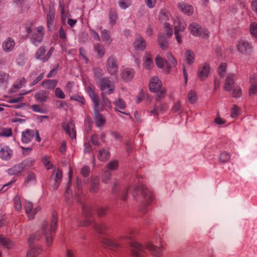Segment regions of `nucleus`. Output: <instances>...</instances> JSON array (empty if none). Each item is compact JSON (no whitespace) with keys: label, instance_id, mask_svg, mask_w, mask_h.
I'll return each mask as SVG.
<instances>
[{"label":"nucleus","instance_id":"1","mask_svg":"<svg viewBox=\"0 0 257 257\" xmlns=\"http://www.w3.org/2000/svg\"><path fill=\"white\" fill-rule=\"evenodd\" d=\"M141 177L138 175L129 189L121 190L120 198L123 201L126 199L127 192H131L134 197L136 198L139 194L141 195L142 200L140 207V211L145 214L147 211V207L154 199L152 192L140 181Z\"/></svg>","mask_w":257,"mask_h":257},{"label":"nucleus","instance_id":"2","mask_svg":"<svg viewBox=\"0 0 257 257\" xmlns=\"http://www.w3.org/2000/svg\"><path fill=\"white\" fill-rule=\"evenodd\" d=\"M57 225V213L53 211L52 214V218L50 224L46 221H43L42 223L41 228L34 234L30 235L28 242L30 246L36 241L39 240L44 236L47 246H50L53 240L52 232L54 231Z\"/></svg>","mask_w":257,"mask_h":257},{"label":"nucleus","instance_id":"3","mask_svg":"<svg viewBox=\"0 0 257 257\" xmlns=\"http://www.w3.org/2000/svg\"><path fill=\"white\" fill-rule=\"evenodd\" d=\"M132 254L135 257H143L146 254V248L150 251L151 254L155 257H160L162 254L163 244L158 247L151 242L146 244V248L137 242H132L131 244Z\"/></svg>","mask_w":257,"mask_h":257},{"label":"nucleus","instance_id":"4","mask_svg":"<svg viewBox=\"0 0 257 257\" xmlns=\"http://www.w3.org/2000/svg\"><path fill=\"white\" fill-rule=\"evenodd\" d=\"M130 238L127 235H121L117 238L105 237L103 239L102 243L109 249L117 250L127 243Z\"/></svg>","mask_w":257,"mask_h":257},{"label":"nucleus","instance_id":"5","mask_svg":"<svg viewBox=\"0 0 257 257\" xmlns=\"http://www.w3.org/2000/svg\"><path fill=\"white\" fill-rule=\"evenodd\" d=\"M27 32L31 42L35 46H38L42 42L44 34L45 29L42 26L35 27L32 29H28Z\"/></svg>","mask_w":257,"mask_h":257},{"label":"nucleus","instance_id":"6","mask_svg":"<svg viewBox=\"0 0 257 257\" xmlns=\"http://www.w3.org/2000/svg\"><path fill=\"white\" fill-rule=\"evenodd\" d=\"M170 16V13L166 10H162L160 12L159 19L161 22L164 24L167 37H170L173 35L172 28L170 23H168Z\"/></svg>","mask_w":257,"mask_h":257},{"label":"nucleus","instance_id":"7","mask_svg":"<svg viewBox=\"0 0 257 257\" xmlns=\"http://www.w3.org/2000/svg\"><path fill=\"white\" fill-rule=\"evenodd\" d=\"M102 92L110 94L114 92L115 86L113 82L109 78H103L102 80L97 82Z\"/></svg>","mask_w":257,"mask_h":257},{"label":"nucleus","instance_id":"8","mask_svg":"<svg viewBox=\"0 0 257 257\" xmlns=\"http://www.w3.org/2000/svg\"><path fill=\"white\" fill-rule=\"evenodd\" d=\"M35 135L36 141L38 142H40L41 139L39 135V131L37 130L35 131L27 130L22 133L21 138L22 143L24 144H28L31 142L34 138Z\"/></svg>","mask_w":257,"mask_h":257},{"label":"nucleus","instance_id":"9","mask_svg":"<svg viewBox=\"0 0 257 257\" xmlns=\"http://www.w3.org/2000/svg\"><path fill=\"white\" fill-rule=\"evenodd\" d=\"M173 25L175 30V35L179 44L181 43V36L180 35V32H183L186 28V25L184 21L180 18L176 17L173 20Z\"/></svg>","mask_w":257,"mask_h":257},{"label":"nucleus","instance_id":"10","mask_svg":"<svg viewBox=\"0 0 257 257\" xmlns=\"http://www.w3.org/2000/svg\"><path fill=\"white\" fill-rule=\"evenodd\" d=\"M236 46L238 51L244 55L248 54L251 51L250 44L245 40H238L236 43Z\"/></svg>","mask_w":257,"mask_h":257},{"label":"nucleus","instance_id":"11","mask_svg":"<svg viewBox=\"0 0 257 257\" xmlns=\"http://www.w3.org/2000/svg\"><path fill=\"white\" fill-rule=\"evenodd\" d=\"M103 106H100L99 108H93L94 121L97 127H100L105 123L106 120L105 117L99 112V111L103 110Z\"/></svg>","mask_w":257,"mask_h":257},{"label":"nucleus","instance_id":"12","mask_svg":"<svg viewBox=\"0 0 257 257\" xmlns=\"http://www.w3.org/2000/svg\"><path fill=\"white\" fill-rule=\"evenodd\" d=\"M62 127L70 138L72 139H76V132L75 128L74 123L72 121L64 122L62 124Z\"/></svg>","mask_w":257,"mask_h":257},{"label":"nucleus","instance_id":"13","mask_svg":"<svg viewBox=\"0 0 257 257\" xmlns=\"http://www.w3.org/2000/svg\"><path fill=\"white\" fill-rule=\"evenodd\" d=\"M24 207L26 213L28 214L29 219H33L35 214L40 210V207L39 206H37V207L33 208L32 202L29 201H26L25 202Z\"/></svg>","mask_w":257,"mask_h":257},{"label":"nucleus","instance_id":"14","mask_svg":"<svg viewBox=\"0 0 257 257\" xmlns=\"http://www.w3.org/2000/svg\"><path fill=\"white\" fill-rule=\"evenodd\" d=\"M113 103L115 106L114 107L115 111H118L125 115H129L128 113L122 111V110H124L126 107V104L123 99L120 97L115 98Z\"/></svg>","mask_w":257,"mask_h":257},{"label":"nucleus","instance_id":"15","mask_svg":"<svg viewBox=\"0 0 257 257\" xmlns=\"http://www.w3.org/2000/svg\"><path fill=\"white\" fill-rule=\"evenodd\" d=\"M179 10L185 15L190 16L193 14L194 9L193 7L184 2H180L178 4Z\"/></svg>","mask_w":257,"mask_h":257},{"label":"nucleus","instance_id":"16","mask_svg":"<svg viewBox=\"0 0 257 257\" xmlns=\"http://www.w3.org/2000/svg\"><path fill=\"white\" fill-rule=\"evenodd\" d=\"M15 44V40L11 37H8L3 42L2 47L5 52H9L14 49Z\"/></svg>","mask_w":257,"mask_h":257},{"label":"nucleus","instance_id":"17","mask_svg":"<svg viewBox=\"0 0 257 257\" xmlns=\"http://www.w3.org/2000/svg\"><path fill=\"white\" fill-rule=\"evenodd\" d=\"M133 45L135 50L143 51L146 48V43L143 37H138L135 39Z\"/></svg>","mask_w":257,"mask_h":257},{"label":"nucleus","instance_id":"18","mask_svg":"<svg viewBox=\"0 0 257 257\" xmlns=\"http://www.w3.org/2000/svg\"><path fill=\"white\" fill-rule=\"evenodd\" d=\"M13 155V151L8 146L4 147L0 150V158L3 160H9Z\"/></svg>","mask_w":257,"mask_h":257},{"label":"nucleus","instance_id":"19","mask_svg":"<svg viewBox=\"0 0 257 257\" xmlns=\"http://www.w3.org/2000/svg\"><path fill=\"white\" fill-rule=\"evenodd\" d=\"M162 83L159 78L154 76L152 77L149 83V88L151 91H157L161 88Z\"/></svg>","mask_w":257,"mask_h":257},{"label":"nucleus","instance_id":"20","mask_svg":"<svg viewBox=\"0 0 257 257\" xmlns=\"http://www.w3.org/2000/svg\"><path fill=\"white\" fill-rule=\"evenodd\" d=\"M234 84V75L228 74L226 78L224 89L225 91H230L233 88Z\"/></svg>","mask_w":257,"mask_h":257},{"label":"nucleus","instance_id":"21","mask_svg":"<svg viewBox=\"0 0 257 257\" xmlns=\"http://www.w3.org/2000/svg\"><path fill=\"white\" fill-rule=\"evenodd\" d=\"M49 92L41 90L37 92L34 95L36 100L40 102H44L48 98Z\"/></svg>","mask_w":257,"mask_h":257},{"label":"nucleus","instance_id":"22","mask_svg":"<svg viewBox=\"0 0 257 257\" xmlns=\"http://www.w3.org/2000/svg\"><path fill=\"white\" fill-rule=\"evenodd\" d=\"M210 71L209 65H203L198 69V76L201 80L206 79Z\"/></svg>","mask_w":257,"mask_h":257},{"label":"nucleus","instance_id":"23","mask_svg":"<svg viewBox=\"0 0 257 257\" xmlns=\"http://www.w3.org/2000/svg\"><path fill=\"white\" fill-rule=\"evenodd\" d=\"M110 157V152L108 148H103L98 151L97 158L101 161L107 160Z\"/></svg>","mask_w":257,"mask_h":257},{"label":"nucleus","instance_id":"24","mask_svg":"<svg viewBox=\"0 0 257 257\" xmlns=\"http://www.w3.org/2000/svg\"><path fill=\"white\" fill-rule=\"evenodd\" d=\"M135 72L130 68H124L121 72L122 78L126 81H130L134 76Z\"/></svg>","mask_w":257,"mask_h":257},{"label":"nucleus","instance_id":"25","mask_svg":"<svg viewBox=\"0 0 257 257\" xmlns=\"http://www.w3.org/2000/svg\"><path fill=\"white\" fill-rule=\"evenodd\" d=\"M24 169L21 163H19L8 170V173L10 175H19L23 172Z\"/></svg>","mask_w":257,"mask_h":257},{"label":"nucleus","instance_id":"26","mask_svg":"<svg viewBox=\"0 0 257 257\" xmlns=\"http://www.w3.org/2000/svg\"><path fill=\"white\" fill-rule=\"evenodd\" d=\"M10 76L8 73H7L3 71H0V87L2 88H6L9 82Z\"/></svg>","mask_w":257,"mask_h":257},{"label":"nucleus","instance_id":"27","mask_svg":"<svg viewBox=\"0 0 257 257\" xmlns=\"http://www.w3.org/2000/svg\"><path fill=\"white\" fill-rule=\"evenodd\" d=\"M167 109V105L165 103H160L158 105L156 103L154 105V109L150 111L151 114L158 115L159 112H163Z\"/></svg>","mask_w":257,"mask_h":257},{"label":"nucleus","instance_id":"28","mask_svg":"<svg viewBox=\"0 0 257 257\" xmlns=\"http://www.w3.org/2000/svg\"><path fill=\"white\" fill-rule=\"evenodd\" d=\"M89 96L91 99L92 101H93L94 103V106L93 108H99L100 106L99 98L97 96V95L95 93V91L91 89V88H89V89L88 90Z\"/></svg>","mask_w":257,"mask_h":257},{"label":"nucleus","instance_id":"29","mask_svg":"<svg viewBox=\"0 0 257 257\" xmlns=\"http://www.w3.org/2000/svg\"><path fill=\"white\" fill-rule=\"evenodd\" d=\"M201 26L197 23L193 22L190 24L189 30L190 33L194 36L198 37L200 35Z\"/></svg>","mask_w":257,"mask_h":257},{"label":"nucleus","instance_id":"30","mask_svg":"<svg viewBox=\"0 0 257 257\" xmlns=\"http://www.w3.org/2000/svg\"><path fill=\"white\" fill-rule=\"evenodd\" d=\"M58 81L55 79H47L44 80L42 83V86L47 89H53L57 85Z\"/></svg>","mask_w":257,"mask_h":257},{"label":"nucleus","instance_id":"31","mask_svg":"<svg viewBox=\"0 0 257 257\" xmlns=\"http://www.w3.org/2000/svg\"><path fill=\"white\" fill-rule=\"evenodd\" d=\"M99 179L97 176L91 178L90 184V191L91 192H96L99 189Z\"/></svg>","mask_w":257,"mask_h":257},{"label":"nucleus","instance_id":"32","mask_svg":"<svg viewBox=\"0 0 257 257\" xmlns=\"http://www.w3.org/2000/svg\"><path fill=\"white\" fill-rule=\"evenodd\" d=\"M62 178V173L60 169L56 171L55 178V183L53 185V189L56 190L60 185Z\"/></svg>","mask_w":257,"mask_h":257},{"label":"nucleus","instance_id":"33","mask_svg":"<svg viewBox=\"0 0 257 257\" xmlns=\"http://www.w3.org/2000/svg\"><path fill=\"white\" fill-rule=\"evenodd\" d=\"M36 180V176L34 173L29 172L28 173L24 182L26 185H33L35 184Z\"/></svg>","mask_w":257,"mask_h":257},{"label":"nucleus","instance_id":"34","mask_svg":"<svg viewBox=\"0 0 257 257\" xmlns=\"http://www.w3.org/2000/svg\"><path fill=\"white\" fill-rule=\"evenodd\" d=\"M101 38L103 41L108 44H110L112 41L109 31L105 29L101 31Z\"/></svg>","mask_w":257,"mask_h":257},{"label":"nucleus","instance_id":"35","mask_svg":"<svg viewBox=\"0 0 257 257\" xmlns=\"http://www.w3.org/2000/svg\"><path fill=\"white\" fill-rule=\"evenodd\" d=\"M94 51L100 58L102 57L105 54V48L100 44H96L94 46Z\"/></svg>","mask_w":257,"mask_h":257},{"label":"nucleus","instance_id":"36","mask_svg":"<svg viewBox=\"0 0 257 257\" xmlns=\"http://www.w3.org/2000/svg\"><path fill=\"white\" fill-rule=\"evenodd\" d=\"M158 43L160 47L166 50L168 47V42L166 37L163 34H160L158 37Z\"/></svg>","mask_w":257,"mask_h":257},{"label":"nucleus","instance_id":"37","mask_svg":"<svg viewBox=\"0 0 257 257\" xmlns=\"http://www.w3.org/2000/svg\"><path fill=\"white\" fill-rule=\"evenodd\" d=\"M35 162V160L31 158H27L21 163L24 170L28 169L32 167Z\"/></svg>","mask_w":257,"mask_h":257},{"label":"nucleus","instance_id":"38","mask_svg":"<svg viewBox=\"0 0 257 257\" xmlns=\"http://www.w3.org/2000/svg\"><path fill=\"white\" fill-rule=\"evenodd\" d=\"M0 243L7 248H10L13 246V243L3 235H0Z\"/></svg>","mask_w":257,"mask_h":257},{"label":"nucleus","instance_id":"39","mask_svg":"<svg viewBox=\"0 0 257 257\" xmlns=\"http://www.w3.org/2000/svg\"><path fill=\"white\" fill-rule=\"evenodd\" d=\"M25 83V79L24 78H21L20 80H18L15 82V83L13 85L11 90L12 92H15L18 90L20 89Z\"/></svg>","mask_w":257,"mask_h":257},{"label":"nucleus","instance_id":"40","mask_svg":"<svg viewBox=\"0 0 257 257\" xmlns=\"http://www.w3.org/2000/svg\"><path fill=\"white\" fill-rule=\"evenodd\" d=\"M41 250L40 248L36 247H32L28 251L27 257H36L39 253Z\"/></svg>","mask_w":257,"mask_h":257},{"label":"nucleus","instance_id":"41","mask_svg":"<svg viewBox=\"0 0 257 257\" xmlns=\"http://www.w3.org/2000/svg\"><path fill=\"white\" fill-rule=\"evenodd\" d=\"M13 134L12 130L9 127L0 126V137H9Z\"/></svg>","mask_w":257,"mask_h":257},{"label":"nucleus","instance_id":"42","mask_svg":"<svg viewBox=\"0 0 257 257\" xmlns=\"http://www.w3.org/2000/svg\"><path fill=\"white\" fill-rule=\"evenodd\" d=\"M95 229L99 233H103L108 228V226L103 223H95Z\"/></svg>","mask_w":257,"mask_h":257},{"label":"nucleus","instance_id":"43","mask_svg":"<svg viewBox=\"0 0 257 257\" xmlns=\"http://www.w3.org/2000/svg\"><path fill=\"white\" fill-rule=\"evenodd\" d=\"M251 87L249 90V95L257 94V78H251Z\"/></svg>","mask_w":257,"mask_h":257},{"label":"nucleus","instance_id":"44","mask_svg":"<svg viewBox=\"0 0 257 257\" xmlns=\"http://www.w3.org/2000/svg\"><path fill=\"white\" fill-rule=\"evenodd\" d=\"M185 57L186 62L190 64L194 63V54L190 50H187L185 53Z\"/></svg>","mask_w":257,"mask_h":257},{"label":"nucleus","instance_id":"45","mask_svg":"<svg viewBox=\"0 0 257 257\" xmlns=\"http://www.w3.org/2000/svg\"><path fill=\"white\" fill-rule=\"evenodd\" d=\"M45 49L44 48L41 47L36 54V57L37 59L42 60L43 62L46 60L45 56Z\"/></svg>","mask_w":257,"mask_h":257},{"label":"nucleus","instance_id":"46","mask_svg":"<svg viewBox=\"0 0 257 257\" xmlns=\"http://www.w3.org/2000/svg\"><path fill=\"white\" fill-rule=\"evenodd\" d=\"M60 11H61V17L62 23L65 24L67 20V18L69 17V14L68 13H65L64 10V5L63 3L60 4Z\"/></svg>","mask_w":257,"mask_h":257},{"label":"nucleus","instance_id":"47","mask_svg":"<svg viewBox=\"0 0 257 257\" xmlns=\"http://www.w3.org/2000/svg\"><path fill=\"white\" fill-rule=\"evenodd\" d=\"M155 92L157 93L156 100L158 102L161 101V99L165 97L166 90L164 88L161 87L158 90Z\"/></svg>","mask_w":257,"mask_h":257},{"label":"nucleus","instance_id":"48","mask_svg":"<svg viewBox=\"0 0 257 257\" xmlns=\"http://www.w3.org/2000/svg\"><path fill=\"white\" fill-rule=\"evenodd\" d=\"M83 214L86 217H89L93 213L94 210L89 206L82 204Z\"/></svg>","mask_w":257,"mask_h":257},{"label":"nucleus","instance_id":"49","mask_svg":"<svg viewBox=\"0 0 257 257\" xmlns=\"http://www.w3.org/2000/svg\"><path fill=\"white\" fill-rule=\"evenodd\" d=\"M94 72V75L96 79V82H98L100 81V80H102L103 78H102L103 73L102 70L100 69L99 68L96 67L94 68L93 69Z\"/></svg>","mask_w":257,"mask_h":257},{"label":"nucleus","instance_id":"50","mask_svg":"<svg viewBox=\"0 0 257 257\" xmlns=\"http://www.w3.org/2000/svg\"><path fill=\"white\" fill-rule=\"evenodd\" d=\"M230 158V154L227 152H223L219 155V159L221 163L227 162Z\"/></svg>","mask_w":257,"mask_h":257},{"label":"nucleus","instance_id":"51","mask_svg":"<svg viewBox=\"0 0 257 257\" xmlns=\"http://www.w3.org/2000/svg\"><path fill=\"white\" fill-rule=\"evenodd\" d=\"M197 93L193 90H191L188 93V101L191 103H194L197 100Z\"/></svg>","mask_w":257,"mask_h":257},{"label":"nucleus","instance_id":"52","mask_svg":"<svg viewBox=\"0 0 257 257\" xmlns=\"http://www.w3.org/2000/svg\"><path fill=\"white\" fill-rule=\"evenodd\" d=\"M106 94L104 93V92H101V96L102 100L103 101V105L111 108V101L108 99V98L106 96Z\"/></svg>","mask_w":257,"mask_h":257},{"label":"nucleus","instance_id":"53","mask_svg":"<svg viewBox=\"0 0 257 257\" xmlns=\"http://www.w3.org/2000/svg\"><path fill=\"white\" fill-rule=\"evenodd\" d=\"M250 33L251 35L257 38V24L255 22H252L250 25Z\"/></svg>","mask_w":257,"mask_h":257},{"label":"nucleus","instance_id":"54","mask_svg":"<svg viewBox=\"0 0 257 257\" xmlns=\"http://www.w3.org/2000/svg\"><path fill=\"white\" fill-rule=\"evenodd\" d=\"M118 5L121 9L125 10L131 5V1L130 0H120Z\"/></svg>","mask_w":257,"mask_h":257},{"label":"nucleus","instance_id":"55","mask_svg":"<svg viewBox=\"0 0 257 257\" xmlns=\"http://www.w3.org/2000/svg\"><path fill=\"white\" fill-rule=\"evenodd\" d=\"M143 62L144 64H151L153 62L152 56L150 53L146 52L143 57Z\"/></svg>","mask_w":257,"mask_h":257},{"label":"nucleus","instance_id":"56","mask_svg":"<svg viewBox=\"0 0 257 257\" xmlns=\"http://www.w3.org/2000/svg\"><path fill=\"white\" fill-rule=\"evenodd\" d=\"M160 71L164 74L170 73V69L172 68L171 65H157Z\"/></svg>","mask_w":257,"mask_h":257},{"label":"nucleus","instance_id":"57","mask_svg":"<svg viewBox=\"0 0 257 257\" xmlns=\"http://www.w3.org/2000/svg\"><path fill=\"white\" fill-rule=\"evenodd\" d=\"M107 167L109 170H115L118 167V162L116 160L111 161L107 164Z\"/></svg>","mask_w":257,"mask_h":257},{"label":"nucleus","instance_id":"58","mask_svg":"<svg viewBox=\"0 0 257 257\" xmlns=\"http://www.w3.org/2000/svg\"><path fill=\"white\" fill-rule=\"evenodd\" d=\"M55 19V14L52 11H50L47 16V24L48 27L51 25Z\"/></svg>","mask_w":257,"mask_h":257},{"label":"nucleus","instance_id":"59","mask_svg":"<svg viewBox=\"0 0 257 257\" xmlns=\"http://www.w3.org/2000/svg\"><path fill=\"white\" fill-rule=\"evenodd\" d=\"M43 162L44 166L46 167L47 169L49 170L53 167L52 164L50 163L49 159L48 156H45L43 159Z\"/></svg>","mask_w":257,"mask_h":257},{"label":"nucleus","instance_id":"60","mask_svg":"<svg viewBox=\"0 0 257 257\" xmlns=\"http://www.w3.org/2000/svg\"><path fill=\"white\" fill-rule=\"evenodd\" d=\"M117 13L115 11L111 12L109 14V19L110 23L114 25L117 20Z\"/></svg>","mask_w":257,"mask_h":257},{"label":"nucleus","instance_id":"61","mask_svg":"<svg viewBox=\"0 0 257 257\" xmlns=\"http://www.w3.org/2000/svg\"><path fill=\"white\" fill-rule=\"evenodd\" d=\"M107 69L111 75L115 74L117 71V65H107Z\"/></svg>","mask_w":257,"mask_h":257},{"label":"nucleus","instance_id":"62","mask_svg":"<svg viewBox=\"0 0 257 257\" xmlns=\"http://www.w3.org/2000/svg\"><path fill=\"white\" fill-rule=\"evenodd\" d=\"M200 32V35L199 36H201L202 38L206 39L209 37L210 33L207 29L205 28H202Z\"/></svg>","mask_w":257,"mask_h":257},{"label":"nucleus","instance_id":"63","mask_svg":"<svg viewBox=\"0 0 257 257\" xmlns=\"http://www.w3.org/2000/svg\"><path fill=\"white\" fill-rule=\"evenodd\" d=\"M14 204L16 209L19 211L21 209V202L19 196H16L14 198Z\"/></svg>","mask_w":257,"mask_h":257},{"label":"nucleus","instance_id":"64","mask_svg":"<svg viewBox=\"0 0 257 257\" xmlns=\"http://www.w3.org/2000/svg\"><path fill=\"white\" fill-rule=\"evenodd\" d=\"M89 173H90V169L88 166H85L82 168V169L81 170V174L84 177H88L89 175Z\"/></svg>","mask_w":257,"mask_h":257}]
</instances>
